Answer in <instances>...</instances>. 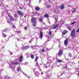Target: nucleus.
Here are the masks:
<instances>
[{
    "instance_id": "42",
    "label": "nucleus",
    "mask_w": 79,
    "mask_h": 79,
    "mask_svg": "<svg viewBox=\"0 0 79 79\" xmlns=\"http://www.w3.org/2000/svg\"><path fill=\"white\" fill-rule=\"evenodd\" d=\"M15 60H18V59H15Z\"/></svg>"
},
{
    "instance_id": "53",
    "label": "nucleus",
    "mask_w": 79,
    "mask_h": 79,
    "mask_svg": "<svg viewBox=\"0 0 79 79\" xmlns=\"http://www.w3.org/2000/svg\"><path fill=\"white\" fill-rule=\"evenodd\" d=\"M1 6V4H0V6Z\"/></svg>"
},
{
    "instance_id": "39",
    "label": "nucleus",
    "mask_w": 79,
    "mask_h": 79,
    "mask_svg": "<svg viewBox=\"0 0 79 79\" xmlns=\"http://www.w3.org/2000/svg\"><path fill=\"white\" fill-rule=\"evenodd\" d=\"M19 8L21 9V10H23V8H22V7H19Z\"/></svg>"
},
{
    "instance_id": "10",
    "label": "nucleus",
    "mask_w": 79,
    "mask_h": 79,
    "mask_svg": "<svg viewBox=\"0 0 79 79\" xmlns=\"http://www.w3.org/2000/svg\"><path fill=\"white\" fill-rule=\"evenodd\" d=\"M11 64H14L15 65H18V64H19V63H18V62H15L13 61L11 62Z\"/></svg>"
},
{
    "instance_id": "43",
    "label": "nucleus",
    "mask_w": 79,
    "mask_h": 79,
    "mask_svg": "<svg viewBox=\"0 0 79 79\" xmlns=\"http://www.w3.org/2000/svg\"><path fill=\"white\" fill-rule=\"evenodd\" d=\"M49 64V62H47V64Z\"/></svg>"
},
{
    "instance_id": "47",
    "label": "nucleus",
    "mask_w": 79,
    "mask_h": 79,
    "mask_svg": "<svg viewBox=\"0 0 79 79\" xmlns=\"http://www.w3.org/2000/svg\"><path fill=\"white\" fill-rule=\"evenodd\" d=\"M24 18H26V16H24Z\"/></svg>"
},
{
    "instance_id": "19",
    "label": "nucleus",
    "mask_w": 79,
    "mask_h": 79,
    "mask_svg": "<svg viewBox=\"0 0 79 79\" xmlns=\"http://www.w3.org/2000/svg\"><path fill=\"white\" fill-rule=\"evenodd\" d=\"M39 73L37 72L35 73V75H36V76H37V77H39Z\"/></svg>"
},
{
    "instance_id": "15",
    "label": "nucleus",
    "mask_w": 79,
    "mask_h": 79,
    "mask_svg": "<svg viewBox=\"0 0 79 79\" xmlns=\"http://www.w3.org/2000/svg\"><path fill=\"white\" fill-rule=\"evenodd\" d=\"M76 8H74L73 10L72 11V13H74L76 11Z\"/></svg>"
},
{
    "instance_id": "55",
    "label": "nucleus",
    "mask_w": 79,
    "mask_h": 79,
    "mask_svg": "<svg viewBox=\"0 0 79 79\" xmlns=\"http://www.w3.org/2000/svg\"><path fill=\"white\" fill-rule=\"evenodd\" d=\"M21 39H23V38H21Z\"/></svg>"
},
{
    "instance_id": "14",
    "label": "nucleus",
    "mask_w": 79,
    "mask_h": 79,
    "mask_svg": "<svg viewBox=\"0 0 79 79\" xmlns=\"http://www.w3.org/2000/svg\"><path fill=\"white\" fill-rule=\"evenodd\" d=\"M32 23H33V26L34 27H35V26H37V25L36 24H37V23H35V22Z\"/></svg>"
},
{
    "instance_id": "2",
    "label": "nucleus",
    "mask_w": 79,
    "mask_h": 79,
    "mask_svg": "<svg viewBox=\"0 0 79 79\" xmlns=\"http://www.w3.org/2000/svg\"><path fill=\"white\" fill-rule=\"evenodd\" d=\"M37 19L35 17L32 18L31 19V23H37Z\"/></svg>"
},
{
    "instance_id": "17",
    "label": "nucleus",
    "mask_w": 79,
    "mask_h": 79,
    "mask_svg": "<svg viewBox=\"0 0 79 79\" xmlns=\"http://www.w3.org/2000/svg\"><path fill=\"white\" fill-rule=\"evenodd\" d=\"M58 16H57L56 17H55V21H56V22H57V20H58Z\"/></svg>"
},
{
    "instance_id": "20",
    "label": "nucleus",
    "mask_w": 79,
    "mask_h": 79,
    "mask_svg": "<svg viewBox=\"0 0 79 79\" xmlns=\"http://www.w3.org/2000/svg\"><path fill=\"white\" fill-rule=\"evenodd\" d=\"M45 18H48V14H46L44 15Z\"/></svg>"
},
{
    "instance_id": "21",
    "label": "nucleus",
    "mask_w": 79,
    "mask_h": 79,
    "mask_svg": "<svg viewBox=\"0 0 79 79\" xmlns=\"http://www.w3.org/2000/svg\"><path fill=\"white\" fill-rule=\"evenodd\" d=\"M42 52H45V50L44 49V48H43L42 50H41Z\"/></svg>"
},
{
    "instance_id": "22",
    "label": "nucleus",
    "mask_w": 79,
    "mask_h": 79,
    "mask_svg": "<svg viewBox=\"0 0 79 79\" xmlns=\"http://www.w3.org/2000/svg\"><path fill=\"white\" fill-rule=\"evenodd\" d=\"M31 58H32V59H33L34 58V56L33 55H31Z\"/></svg>"
},
{
    "instance_id": "7",
    "label": "nucleus",
    "mask_w": 79,
    "mask_h": 79,
    "mask_svg": "<svg viewBox=\"0 0 79 79\" xmlns=\"http://www.w3.org/2000/svg\"><path fill=\"white\" fill-rule=\"evenodd\" d=\"M64 43V45H65V46H66V45H68V39H66L65 40Z\"/></svg>"
},
{
    "instance_id": "24",
    "label": "nucleus",
    "mask_w": 79,
    "mask_h": 79,
    "mask_svg": "<svg viewBox=\"0 0 79 79\" xmlns=\"http://www.w3.org/2000/svg\"><path fill=\"white\" fill-rule=\"evenodd\" d=\"M46 7L48 8H49L50 7V6L49 5H46Z\"/></svg>"
},
{
    "instance_id": "33",
    "label": "nucleus",
    "mask_w": 79,
    "mask_h": 79,
    "mask_svg": "<svg viewBox=\"0 0 79 79\" xmlns=\"http://www.w3.org/2000/svg\"><path fill=\"white\" fill-rule=\"evenodd\" d=\"M76 32H79V27L77 29L76 31Z\"/></svg>"
},
{
    "instance_id": "8",
    "label": "nucleus",
    "mask_w": 79,
    "mask_h": 79,
    "mask_svg": "<svg viewBox=\"0 0 79 79\" xmlns=\"http://www.w3.org/2000/svg\"><path fill=\"white\" fill-rule=\"evenodd\" d=\"M40 38L41 39H42L43 37V33L42 32V30H41L40 31Z\"/></svg>"
},
{
    "instance_id": "5",
    "label": "nucleus",
    "mask_w": 79,
    "mask_h": 79,
    "mask_svg": "<svg viewBox=\"0 0 79 79\" xmlns=\"http://www.w3.org/2000/svg\"><path fill=\"white\" fill-rule=\"evenodd\" d=\"M9 18L10 20V21H16V20L13 18V17H12L11 16H10L9 17Z\"/></svg>"
},
{
    "instance_id": "26",
    "label": "nucleus",
    "mask_w": 79,
    "mask_h": 79,
    "mask_svg": "<svg viewBox=\"0 0 79 79\" xmlns=\"http://www.w3.org/2000/svg\"><path fill=\"white\" fill-rule=\"evenodd\" d=\"M35 66H38L39 68V67L40 66V65H39V63H38V62L36 63Z\"/></svg>"
},
{
    "instance_id": "51",
    "label": "nucleus",
    "mask_w": 79,
    "mask_h": 79,
    "mask_svg": "<svg viewBox=\"0 0 79 79\" xmlns=\"http://www.w3.org/2000/svg\"><path fill=\"white\" fill-rule=\"evenodd\" d=\"M62 74H63V73H61L60 75L61 76V75H62Z\"/></svg>"
},
{
    "instance_id": "44",
    "label": "nucleus",
    "mask_w": 79,
    "mask_h": 79,
    "mask_svg": "<svg viewBox=\"0 0 79 79\" xmlns=\"http://www.w3.org/2000/svg\"><path fill=\"white\" fill-rule=\"evenodd\" d=\"M54 35H55V34H53V35H52V36H53Z\"/></svg>"
},
{
    "instance_id": "1",
    "label": "nucleus",
    "mask_w": 79,
    "mask_h": 79,
    "mask_svg": "<svg viewBox=\"0 0 79 79\" xmlns=\"http://www.w3.org/2000/svg\"><path fill=\"white\" fill-rule=\"evenodd\" d=\"M76 34V29H73L71 32V35L72 37H74Z\"/></svg>"
},
{
    "instance_id": "23",
    "label": "nucleus",
    "mask_w": 79,
    "mask_h": 79,
    "mask_svg": "<svg viewBox=\"0 0 79 79\" xmlns=\"http://www.w3.org/2000/svg\"><path fill=\"white\" fill-rule=\"evenodd\" d=\"M38 58H39L37 56H36V58H35V61H37V60H38Z\"/></svg>"
},
{
    "instance_id": "52",
    "label": "nucleus",
    "mask_w": 79,
    "mask_h": 79,
    "mask_svg": "<svg viewBox=\"0 0 79 79\" xmlns=\"http://www.w3.org/2000/svg\"><path fill=\"white\" fill-rule=\"evenodd\" d=\"M23 39H24V40L25 39V38H23Z\"/></svg>"
},
{
    "instance_id": "25",
    "label": "nucleus",
    "mask_w": 79,
    "mask_h": 79,
    "mask_svg": "<svg viewBox=\"0 0 79 79\" xmlns=\"http://www.w3.org/2000/svg\"><path fill=\"white\" fill-rule=\"evenodd\" d=\"M68 56H70V57H72V55L71 54V53H69Z\"/></svg>"
},
{
    "instance_id": "54",
    "label": "nucleus",
    "mask_w": 79,
    "mask_h": 79,
    "mask_svg": "<svg viewBox=\"0 0 79 79\" xmlns=\"http://www.w3.org/2000/svg\"><path fill=\"white\" fill-rule=\"evenodd\" d=\"M78 73H79V71H78Z\"/></svg>"
},
{
    "instance_id": "48",
    "label": "nucleus",
    "mask_w": 79,
    "mask_h": 79,
    "mask_svg": "<svg viewBox=\"0 0 79 79\" xmlns=\"http://www.w3.org/2000/svg\"><path fill=\"white\" fill-rule=\"evenodd\" d=\"M29 42L30 43H31V41H29Z\"/></svg>"
},
{
    "instance_id": "27",
    "label": "nucleus",
    "mask_w": 79,
    "mask_h": 79,
    "mask_svg": "<svg viewBox=\"0 0 79 79\" xmlns=\"http://www.w3.org/2000/svg\"><path fill=\"white\" fill-rule=\"evenodd\" d=\"M29 48V46H26L25 47V49H27V48Z\"/></svg>"
},
{
    "instance_id": "40",
    "label": "nucleus",
    "mask_w": 79,
    "mask_h": 79,
    "mask_svg": "<svg viewBox=\"0 0 79 79\" xmlns=\"http://www.w3.org/2000/svg\"><path fill=\"white\" fill-rule=\"evenodd\" d=\"M10 55H13V53L12 52H10Z\"/></svg>"
},
{
    "instance_id": "28",
    "label": "nucleus",
    "mask_w": 79,
    "mask_h": 79,
    "mask_svg": "<svg viewBox=\"0 0 79 79\" xmlns=\"http://www.w3.org/2000/svg\"><path fill=\"white\" fill-rule=\"evenodd\" d=\"M67 29H68L69 30H70V31H71V30H72V29H71V27H67Z\"/></svg>"
},
{
    "instance_id": "11",
    "label": "nucleus",
    "mask_w": 79,
    "mask_h": 79,
    "mask_svg": "<svg viewBox=\"0 0 79 79\" xmlns=\"http://www.w3.org/2000/svg\"><path fill=\"white\" fill-rule=\"evenodd\" d=\"M59 26V24H57L55 25L54 26L52 27L53 29H56Z\"/></svg>"
},
{
    "instance_id": "37",
    "label": "nucleus",
    "mask_w": 79,
    "mask_h": 79,
    "mask_svg": "<svg viewBox=\"0 0 79 79\" xmlns=\"http://www.w3.org/2000/svg\"><path fill=\"white\" fill-rule=\"evenodd\" d=\"M12 27H13V28H14V29H15V28H16V27H15V25H13Z\"/></svg>"
},
{
    "instance_id": "16",
    "label": "nucleus",
    "mask_w": 79,
    "mask_h": 79,
    "mask_svg": "<svg viewBox=\"0 0 79 79\" xmlns=\"http://www.w3.org/2000/svg\"><path fill=\"white\" fill-rule=\"evenodd\" d=\"M39 19L40 22H43V19H43V18L41 17L40 18H39Z\"/></svg>"
},
{
    "instance_id": "13",
    "label": "nucleus",
    "mask_w": 79,
    "mask_h": 79,
    "mask_svg": "<svg viewBox=\"0 0 79 79\" xmlns=\"http://www.w3.org/2000/svg\"><path fill=\"white\" fill-rule=\"evenodd\" d=\"M35 10L36 11H39L40 10V8L39 7H37L35 8Z\"/></svg>"
},
{
    "instance_id": "18",
    "label": "nucleus",
    "mask_w": 79,
    "mask_h": 79,
    "mask_svg": "<svg viewBox=\"0 0 79 79\" xmlns=\"http://www.w3.org/2000/svg\"><path fill=\"white\" fill-rule=\"evenodd\" d=\"M48 34H49V35H50V37H52V32H51V31H50L48 33Z\"/></svg>"
},
{
    "instance_id": "9",
    "label": "nucleus",
    "mask_w": 79,
    "mask_h": 79,
    "mask_svg": "<svg viewBox=\"0 0 79 79\" xmlns=\"http://www.w3.org/2000/svg\"><path fill=\"white\" fill-rule=\"evenodd\" d=\"M23 56H21L19 57V63H21L23 61Z\"/></svg>"
},
{
    "instance_id": "29",
    "label": "nucleus",
    "mask_w": 79,
    "mask_h": 79,
    "mask_svg": "<svg viewBox=\"0 0 79 79\" xmlns=\"http://www.w3.org/2000/svg\"><path fill=\"white\" fill-rule=\"evenodd\" d=\"M57 61L59 63H61V61H62V60H60L59 59L57 60Z\"/></svg>"
},
{
    "instance_id": "6",
    "label": "nucleus",
    "mask_w": 79,
    "mask_h": 79,
    "mask_svg": "<svg viewBox=\"0 0 79 79\" xmlns=\"http://www.w3.org/2000/svg\"><path fill=\"white\" fill-rule=\"evenodd\" d=\"M67 33H68V31L66 30L64 31L62 33V36H63V35H64L67 34Z\"/></svg>"
},
{
    "instance_id": "41",
    "label": "nucleus",
    "mask_w": 79,
    "mask_h": 79,
    "mask_svg": "<svg viewBox=\"0 0 79 79\" xmlns=\"http://www.w3.org/2000/svg\"><path fill=\"white\" fill-rule=\"evenodd\" d=\"M39 29H40V30H41V28H40V27H39Z\"/></svg>"
},
{
    "instance_id": "38",
    "label": "nucleus",
    "mask_w": 79,
    "mask_h": 79,
    "mask_svg": "<svg viewBox=\"0 0 79 79\" xmlns=\"http://www.w3.org/2000/svg\"><path fill=\"white\" fill-rule=\"evenodd\" d=\"M17 70L18 72H19V67L17 68Z\"/></svg>"
},
{
    "instance_id": "31",
    "label": "nucleus",
    "mask_w": 79,
    "mask_h": 79,
    "mask_svg": "<svg viewBox=\"0 0 79 79\" xmlns=\"http://www.w3.org/2000/svg\"><path fill=\"white\" fill-rule=\"evenodd\" d=\"M75 23H76V22H72L71 23V25H73L74 24H75Z\"/></svg>"
},
{
    "instance_id": "45",
    "label": "nucleus",
    "mask_w": 79,
    "mask_h": 79,
    "mask_svg": "<svg viewBox=\"0 0 79 79\" xmlns=\"http://www.w3.org/2000/svg\"><path fill=\"white\" fill-rule=\"evenodd\" d=\"M41 74H44V73H43V72H42V73H41Z\"/></svg>"
},
{
    "instance_id": "46",
    "label": "nucleus",
    "mask_w": 79,
    "mask_h": 79,
    "mask_svg": "<svg viewBox=\"0 0 79 79\" xmlns=\"http://www.w3.org/2000/svg\"><path fill=\"white\" fill-rule=\"evenodd\" d=\"M48 68L47 66H46L45 68Z\"/></svg>"
},
{
    "instance_id": "35",
    "label": "nucleus",
    "mask_w": 79,
    "mask_h": 79,
    "mask_svg": "<svg viewBox=\"0 0 79 79\" xmlns=\"http://www.w3.org/2000/svg\"><path fill=\"white\" fill-rule=\"evenodd\" d=\"M17 32L18 34H21V31H17Z\"/></svg>"
},
{
    "instance_id": "30",
    "label": "nucleus",
    "mask_w": 79,
    "mask_h": 79,
    "mask_svg": "<svg viewBox=\"0 0 79 79\" xmlns=\"http://www.w3.org/2000/svg\"><path fill=\"white\" fill-rule=\"evenodd\" d=\"M3 37L4 38L6 37V36H7L4 33L3 34Z\"/></svg>"
},
{
    "instance_id": "49",
    "label": "nucleus",
    "mask_w": 79,
    "mask_h": 79,
    "mask_svg": "<svg viewBox=\"0 0 79 79\" xmlns=\"http://www.w3.org/2000/svg\"><path fill=\"white\" fill-rule=\"evenodd\" d=\"M50 2V0H49V2Z\"/></svg>"
},
{
    "instance_id": "12",
    "label": "nucleus",
    "mask_w": 79,
    "mask_h": 79,
    "mask_svg": "<svg viewBox=\"0 0 79 79\" xmlns=\"http://www.w3.org/2000/svg\"><path fill=\"white\" fill-rule=\"evenodd\" d=\"M60 7L61 10H63V9H64V5L62 4L61 5V6H60Z\"/></svg>"
},
{
    "instance_id": "50",
    "label": "nucleus",
    "mask_w": 79,
    "mask_h": 79,
    "mask_svg": "<svg viewBox=\"0 0 79 79\" xmlns=\"http://www.w3.org/2000/svg\"><path fill=\"white\" fill-rule=\"evenodd\" d=\"M35 13L33 12V15H34Z\"/></svg>"
},
{
    "instance_id": "3",
    "label": "nucleus",
    "mask_w": 79,
    "mask_h": 79,
    "mask_svg": "<svg viewBox=\"0 0 79 79\" xmlns=\"http://www.w3.org/2000/svg\"><path fill=\"white\" fill-rule=\"evenodd\" d=\"M17 13L19 15H20L22 17L23 16L24 14H23V12L22 11L20 10H18L17 11Z\"/></svg>"
},
{
    "instance_id": "36",
    "label": "nucleus",
    "mask_w": 79,
    "mask_h": 79,
    "mask_svg": "<svg viewBox=\"0 0 79 79\" xmlns=\"http://www.w3.org/2000/svg\"><path fill=\"white\" fill-rule=\"evenodd\" d=\"M10 22V21L9 20V19H7V22L8 23H9Z\"/></svg>"
},
{
    "instance_id": "4",
    "label": "nucleus",
    "mask_w": 79,
    "mask_h": 79,
    "mask_svg": "<svg viewBox=\"0 0 79 79\" xmlns=\"http://www.w3.org/2000/svg\"><path fill=\"white\" fill-rule=\"evenodd\" d=\"M63 53V51L61 49H59V52L58 53V56H62V54Z\"/></svg>"
},
{
    "instance_id": "32",
    "label": "nucleus",
    "mask_w": 79,
    "mask_h": 79,
    "mask_svg": "<svg viewBox=\"0 0 79 79\" xmlns=\"http://www.w3.org/2000/svg\"><path fill=\"white\" fill-rule=\"evenodd\" d=\"M14 17H18V16L16 14H14Z\"/></svg>"
},
{
    "instance_id": "34",
    "label": "nucleus",
    "mask_w": 79,
    "mask_h": 79,
    "mask_svg": "<svg viewBox=\"0 0 79 79\" xmlns=\"http://www.w3.org/2000/svg\"><path fill=\"white\" fill-rule=\"evenodd\" d=\"M24 29L25 30H27V27L26 26L25 27Z\"/></svg>"
}]
</instances>
